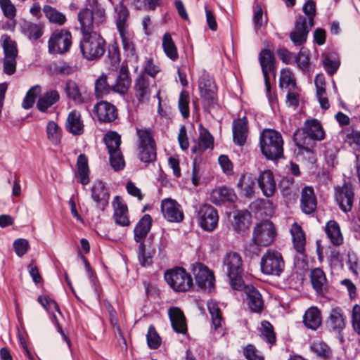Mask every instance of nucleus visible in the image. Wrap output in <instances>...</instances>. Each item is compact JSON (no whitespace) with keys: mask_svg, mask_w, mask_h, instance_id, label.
Masks as SVG:
<instances>
[{"mask_svg":"<svg viewBox=\"0 0 360 360\" xmlns=\"http://www.w3.org/2000/svg\"><path fill=\"white\" fill-rule=\"evenodd\" d=\"M262 272L266 275L279 276L285 268V262L281 252L268 250L260 262Z\"/></svg>","mask_w":360,"mask_h":360,"instance_id":"obj_7","label":"nucleus"},{"mask_svg":"<svg viewBox=\"0 0 360 360\" xmlns=\"http://www.w3.org/2000/svg\"><path fill=\"white\" fill-rule=\"evenodd\" d=\"M260 337L267 342L270 347L276 342V336L271 323L267 321L261 323Z\"/></svg>","mask_w":360,"mask_h":360,"instance_id":"obj_45","label":"nucleus"},{"mask_svg":"<svg viewBox=\"0 0 360 360\" xmlns=\"http://www.w3.org/2000/svg\"><path fill=\"white\" fill-rule=\"evenodd\" d=\"M43 11L45 13L46 17L51 22L63 25L66 21L65 15L50 6H44Z\"/></svg>","mask_w":360,"mask_h":360,"instance_id":"obj_52","label":"nucleus"},{"mask_svg":"<svg viewBox=\"0 0 360 360\" xmlns=\"http://www.w3.org/2000/svg\"><path fill=\"white\" fill-rule=\"evenodd\" d=\"M242 290L246 295L247 304L252 312L259 313L264 307V301L260 292L252 285H245Z\"/></svg>","mask_w":360,"mask_h":360,"instance_id":"obj_19","label":"nucleus"},{"mask_svg":"<svg viewBox=\"0 0 360 360\" xmlns=\"http://www.w3.org/2000/svg\"><path fill=\"white\" fill-rule=\"evenodd\" d=\"M211 198L213 203L220 205L226 202H233L236 200L237 195L233 189L222 186L212 192Z\"/></svg>","mask_w":360,"mask_h":360,"instance_id":"obj_26","label":"nucleus"},{"mask_svg":"<svg viewBox=\"0 0 360 360\" xmlns=\"http://www.w3.org/2000/svg\"><path fill=\"white\" fill-rule=\"evenodd\" d=\"M146 340L147 344L150 349H155L160 345V337L153 325H150L148 327Z\"/></svg>","mask_w":360,"mask_h":360,"instance_id":"obj_57","label":"nucleus"},{"mask_svg":"<svg viewBox=\"0 0 360 360\" xmlns=\"http://www.w3.org/2000/svg\"><path fill=\"white\" fill-rule=\"evenodd\" d=\"M104 141L108 148L109 155L111 156V159L113 160L115 158L120 157V136L117 132L110 131L105 134Z\"/></svg>","mask_w":360,"mask_h":360,"instance_id":"obj_34","label":"nucleus"},{"mask_svg":"<svg viewBox=\"0 0 360 360\" xmlns=\"http://www.w3.org/2000/svg\"><path fill=\"white\" fill-rule=\"evenodd\" d=\"M284 141L281 134L272 129H264L259 136V146L262 155L270 160L283 158Z\"/></svg>","mask_w":360,"mask_h":360,"instance_id":"obj_1","label":"nucleus"},{"mask_svg":"<svg viewBox=\"0 0 360 360\" xmlns=\"http://www.w3.org/2000/svg\"><path fill=\"white\" fill-rule=\"evenodd\" d=\"M293 140L295 146L299 150V153L305 156L309 162L314 163L316 160L314 148L316 146V143L312 141H307V138L301 136L298 132H295L293 134Z\"/></svg>","mask_w":360,"mask_h":360,"instance_id":"obj_17","label":"nucleus"},{"mask_svg":"<svg viewBox=\"0 0 360 360\" xmlns=\"http://www.w3.org/2000/svg\"><path fill=\"white\" fill-rule=\"evenodd\" d=\"M276 237V230L272 222L264 221L257 224L254 229L252 241L245 245V250L252 254H257L259 246L271 245Z\"/></svg>","mask_w":360,"mask_h":360,"instance_id":"obj_3","label":"nucleus"},{"mask_svg":"<svg viewBox=\"0 0 360 360\" xmlns=\"http://www.w3.org/2000/svg\"><path fill=\"white\" fill-rule=\"evenodd\" d=\"M59 100L60 94L57 90L51 89L46 91L39 98L37 103V108L40 112H45Z\"/></svg>","mask_w":360,"mask_h":360,"instance_id":"obj_33","label":"nucleus"},{"mask_svg":"<svg viewBox=\"0 0 360 360\" xmlns=\"http://www.w3.org/2000/svg\"><path fill=\"white\" fill-rule=\"evenodd\" d=\"M78 174L80 177L79 182L83 185H86L89 182L88 159L84 154H80L77 161Z\"/></svg>","mask_w":360,"mask_h":360,"instance_id":"obj_44","label":"nucleus"},{"mask_svg":"<svg viewBox=\"0 0 360 360\" xmlns=\"http://www.w3.org/2000/svg\"><path fill=\"white\" fill-rule=\"evenodd\" d=\"M161 211L164 217L170 222H181L184 218L181 205L171 198H167L162 201Z\"/></svg>","mask_w":360,"mask_h":360,"instance_id":"obj_13","label":"nucleus"},{"mask_svg":"<svg viewBox=\"0 0 360 360\" xmlns=\"http://www.w3.org/2000/svg\"><path fill=\"white\" fill-rule=\"evenodd\" d=\"M330 326L333 330H342L345 326V319L340 312V309L335 308L333 309L330 314Z\"/></svg>","mask_w":360,"mask_h":360,"instance_id":"obj_51","label":"nucleus"},{"mask_svg":"<svg viewBox=\"0 0 360 360\" xmlns=\"http://www.w3.org/2000/svg\"><path fill=\"white\" fill-rule=\"evenodd\" d=\"M91 198L102 210L108 204L110 194L102 181H97L92 186Z\"/></svg>","mask_w":360,"mask_h":360,"instance_id":"obj_27","label":"nucleus"},{"mask_svg":"<svg viewBox=\"0 0 360 360\" xmlns=\"http://www.w3.org/2000/svg\"><path fill=\"white\" fill-rule=\"evenodd\" d=\"M83 37L79 43V49L84 58L88 60H97L105 52L106 42L103 37L93 30L82 32Z\"/></svg>","mask_w":360,"mask_h":360,"instance_id":"obj_2","label":"nucleus"},{"mask_svg":"<svg viewBox=\"0 0 360 360\" xmlns=\"http://www.w3.org/2000/svg\"><path fill=\"white\" fill-rule=\"evenodd\" d=\"M72 45V34L66 30H56L48 41L49 52L51 54H64L69 51Z\"/></svg>","mask_w":360,"mask_h":360,"instance_id":"obj_8","label":"nucleus"},{"mask_svg":"<svg viewBox=\"0 0 360 360\" xmlns=\"http://www.w3.org/2000/svg\"><path fill=\"white\" fill-rule=\"evenodd\" d=\"M223 263L226 267L231 288L236 290H242L244 288V281L242 278L243 264L240 255L236 252H229L225 255Z\"/></svg>","mask_w":360,"mask_h":360,"instance_id":"obj_4","label":"nucleus"},{"mask_svg":"<svg viewBox=\"0 0 360 360\" xmlns=\"http://www.w3.org/2000/svg\"><path fill=\"white\" fill-rule=\"evenodd\" d=\"M112 91V85L108 82V75L102 73L95 82V95L97 98H103Z\"/></svg>","mask_w":360,"mask_h":360,"instance_id":"obj_40","label":"nucleus"},{"mask_svg":"<svg viewBox=\"0 0 360 360\" xmlns=\"http://www.w3.org/2000/svg\"><path fill=\"white\" fill-rule=\"evenodd\" d=\"M335 200L340 210L347 213L351 211L354 202V191L351 184H345L336 189Z\"/></svg>","mask_w":360,"mask_h":360,"instance_id":"obj_15","label":"nucleus"},{"mask_svg":"<svg viewBox=\"0 0 360 360\" xmlns=\"http://www.w3.org/2000/svg\"><path fill=\"white\" fill-rule=\"evenodd\" d=\"M112 205L114 207L113 218L115 222L121 226H128L130 224L128 217V209L126 205L120 201L119 196H115Z\"/></svg>","mask_w":360,"mask_h":360,"instance_id":"obj_25","label":"nucleus"},{"mask_svg":"<svg viewBox=\"0 0 360 360\" xmlns=\"http://www.w3.org/2000/svg\"><path fill=\"white\" fill-rule=\"evenodd\" d=\"M255 179L250 174H243L237 184L238 188L246 198H251L254 193Z\"/></svg>","mask_w":360,"mask_h":360,"instance_id":"obj_39","label":"nucleus"},{"mask_svg":"<svg viewBox=\"0 0 360 360\" xmlns=\"http://www.w3.org/2000/svg\"><path fill=\"white\" fill-rule=\"evenodd\" d=\"M258 185L266 197H271L276 188V184L273 173L270 170L261 172L257 178Z\"/></svg>","mask_w":360,"mask_h":360,"instance_id":"obj_20","label":"nucleus"},{"mask_svg":"<svg viewBox=\"0 0 360 360\" xmlns=\"http://www.w3.org/2000/svg\"><path fill=\"white\" fill-rule=\"evenodd\" d=\"M323 66L328 75H333L336 72L339 67V62L330 56H326L323 60Z\"/></svg>","mask_w":360,"mask_h":360,"instance_id":"obj_64","label":"nucleus"},{"mask_svg":"<svg viewBox=\"0 0 360 360\" xmlns=\"http://www.w3.org/2000/svg\"><path fill=\"white\" fill-rule=\"evenodd\" d=\"M153 219L150 214H146L136 224L134 229V240L136 243H143L152 226Z\"/></svg>","mask_w":360,"mask_h":360,"instance_id":"obj_30","label":"nucleus"},{"mask_svg":"<svg viewBox=\"0 0 360 360\" xmlns=\"http://www.w3.org/2000/svg\"><path fill=\"white\" fill-rule=\"evenodd\" d=\"M301 136L307 138V141H321L325 139V131L321 122L316 119H311L305 121L302 131L297 129Z\"/></svg>","mask_w":360,"mask_h":360,"instance_id":"obj_12","label":"nucleus"},{"mask_svg":"<svg viewBox=\"0 0 360 360\" xmlns=\"http://www.w3.org/2000/svg\"><path fill=\"white\" fill-rule=\"evenodd\" d=\"M294 63H296L298 68L302 71L305 72L309 68V56L304 51H300L297 55L295 56Z\"/></svg>","mask_w":360,"mask_h":360,"instance_id":"obj_61","label":"nucleus"},{"mask_svg":"<svg viewBox=\"0 0 360 360\" xmlns=\"http://www.w3.org/2000/svg\"><path fill=\"white\" fill-rule=\"evenodd\" d=\"M302 11L307 18V25H309L310 27H312L314 25V17L316 13V2L306 1L302 6Z\"/></svg>","mask_w":360,"mask_h":360,"instance_id":"obj_58","label":"nucleus"},{"mask_svg":"<svg viewBox=\"0 0 360 360\" xmlns=\"http://www.w3.org/2000/svg\"><path fill=\"white\" fill-rule=\"evenodd\" d=\"M41 86L37 84L31 87L27 92L26 96L22 101V106L25 109H30L34 103L35 98L41 93Z\"/></svg>","mask_w":360,"mask_h":360,"instance_id":"obj_54","label":"nucleus"},{"mask_svg":"<svg viewBox=\"0 0 360 360\" xmlns=\"http://www.w3.org/2000/svg\"><path fill=\"white\" fill-rule=\"evenodd\" d=\"M198 215L199 225L204 231L210 232L217 228L219 215L213 206L207 204L200 206Z\"/></svg>","mask_w":360,"mask_h":360,"instance_id":"obj_10","label":"nucleus"},{"mask_svg":"<svg viewBox=\"0 0 360 360\" xmlns=\"http://www.w3.org/2000/svg\"><path fill=\"white\" fill-rule=\"evenodd\" d=\"M65 92L68 98L73 100L77 103H82L84 98L78 84L73 80H68L65 83Z\"/></svg>","mask_w":360,"mask_h":360,"instance_id":"obj_46","label":"nucleus"},{"mask_svg":"<svg viewBox=\"0 0 360 360\" xmlns=\"http://www.w3.org/2000/svg\"><path fill=\"white\" fill-rule=\"evenodd\" d=\"M1 39L3 40L2 46L4 53V58H17L18 49L15 42L8 35H3L1 37Z\"/></svg>","mask_w":360,"mask_h":360,"instance_id":"obj_53","label":"nucleus"},{"mask_svg":"<svg viewBox=\"0 0 360 360\" xmlns=\"http://www.w3.org/2000/svg\"><path fill=\"white\" fill-rule=\"evenodd\" d=\"M311 27L307 23V18L299 15L295 23V30L290 34L291 41L295 46L304 44Z\"/></svg>","mask_w":360,"mask_h":360,"instance_id":"obj_16","label":"nucleus"},{"mask_svg":"<svg viewBox=\"0 0 360 360\" xmlns=\"http://www.w3.org/2000/svg\"><path fill=\"white\" fill-rule=\"evenodd\" d=\"M137 135L139 139V147L143 148L148 146H156L149 130L137 129Z\"/></svg>","mask_w":360,"mask_h":360,"instance_id":"obj_59","label":"nucleus"},{"mask_svg":"<svg viewBox=\"0 0 360 360\" xmlns=\"http://www.w3.org/2000/svg\"><path fill=\"white\" fill-rule=\"evenodd\" d=\"M82 32L93 30L94 25L99 26L106 20L105 11L98 1H91L89 8L82 9L78 13Z\"/></svg>","mask_w":360,"mask_h":360,"instance_id":"obj_5","label":"nucleus"},{"mask_svg":"<svg viewBox=\"0 0 360 360\" xmlns=\"http://www.w3.org/2000/svg\"><path fill=\"white\" fill-rule=\"evenodd\" d=\"M134 89L135 96L139 103H143L148 100L150 94L148 77L143 74L139 75L135 80Z\"/></svg>","mask_w":360,"mask_h":360,"instance_id":"obj_24","label":"nucleus"},{"mask_svg":"<svg viewBox=\"0 0 360 360\" xmlns=\"http://www.w3.org/2000/svg\"><path fill=\"white\" fill-rule=\"evenodd\" d=\"M233 219V227L237 231H244L248 229L251 224V214L248 211L237 212Z\"/></svg>","mask_w":360,"mask_h":360,"instance_id":"obj_41","label":"nucleus"},{"mask_svg":"<svg viewBox=\"0 0 360 360\" xmlns=\"http://www.w3.org/2000/svg\"><path fill=\"white\" fill-rule=\"evenodd\" d=\"M214 138L209 132V131L204 128L202 125L200 124V134L199 141L198 146H194L192 148V152L197 153L198 151L203 152L209 148H213Z\"/></svg>","mask_w":360,"mask_h":360,"instance_id":"obj_35","label":"nucleus"},{"mask_svg":"<svg viewBox=\"0 0 360 360\" xmlns=\"http://www.w3.org/2000/svg\"><path fill=\"white\" fill-rule=\"evenodd\" d=\"M155 252V250L154 248L146 252L145 243H141L139 245L138 252L140 264L144 267L150 266L153 264V257Z\"/></svg>","mask_w":360,"mask_h":360,"instance_id":"obj_49","label":"nucleus"},{"mask_svg":"<svg viewBox=\"0 0 360 360\" xmlns=\"http://www.w3.org/2000/svg\"><path fill=\"white\" fill-rule=\"evenodd\" d=\"M0 7L6 18L13 20L15 17L16 8L11 1H0Z\"/></svg>","mask_w":360,"mask_h":360,"instance_id":"obj_63","label":"nucleus"},{"mask_svg":"<svg viewBox=\"0 0 360 360\" xmlns=\"http://www.w3.org/2000/svg\"><path fill=\"white\" fill-rule=\"evenodd\" d=\"M46 135L48 139L52 144L56 146L60 143L61 129L55 122L50 121L48 122L46 126Z\"/></svg>","mask_w":360,"mask_h":360,"instance_id":"obj_50","label":"nucleus"},{"mask_svg":"<svg viewBox=\"0 0 360 360\" xmlns=\"http://www.w3.org/2000/svg\"><path fill=\"white\" fill-rule=\"evenodd\" d=\"M301 208L303 212L307 214L313 213L316 208V198L314 189L311 187L305 186L302 191Z\"/></svg>","mask_w":360,"mask_h":360,"instance_id":"obj_29","label":"nucleus"},{"mask_svg":"<svg viewBox=\"0 0 360 360\" xmlns=\"http://www.w3.org/2000/svg\"><path fill=\"white\" fill-rule=\"evenodd\" d=\"M192 272L199 288L210 290L214 285V276L205 265L195 263L193 265Z\"/></svg>","mask_w":360,"mask_h":360,"instance_id":"obj_11","label":"nucleus"},{"mask_svg":"<svg viewBox=\"0 0 360 360\" xmlns=\"http://www.w3.org/2000/svg\"><path fill=\"white\" fill-rule=\"evenodd\" d=\"M326 233L334 245H340L343 243V237L338 223L330 220L326 226Z\"/></svg>","mask_w":360,"mask_h":360,"instance_id":"obj_38","label":"nucleus"},{"mask_svg":"<svg viewBox=\"0 0 360 360\" xmlns=\"http://www.w3.org/2000/svg\"><path fill=\"white\" fill-rule=\"evenodd\" d=\"M198 88L203 100V107L205 110L209 111L214 105L216 98L217 88L213 79L209 75L203 73L199 78Z\"/></svg>","mask_w":360,"mask_h":360,"instance_id":"obj_9","label":"nucleus"},{"mask_svg":"<svg viewBox=\"0 0 360 360\" xmlns=\"http://www.w3.org/2000/svg\"><path fill=\"white\" fill-rule=\"evenodd\" d=\"M311 283L317 293H321L326 283V277L323 271L320 268H316L311 271Z\"/></svg>","mask_w":360,"mask_h":360,"instance_id":"obj_42","label":"nucleus"},{"mask_svg":"<svg viewBox=\"0 0 360 360\" xmlns=\"http://www.w3.org/2000/svg\"><path fill=\"white\" fill-rule=\"evenodd\" d=\"M248 132V120L243 117L233 122V137L234 142L238 146H243L246 141Z\"/></svg>","mask_w":360,"mask_h":360,"instance_id":"obj_23","label":"nucleus"},{"mask_svg":"<svg viewBox=\"0 0 360 360\" xmlns=\"http://www.w3.org/2000/svg\"><path fill=\"white\" fill-rule=\"evenodd\" d=\"M131 83V80L129 77L128 68L125 66H122L116 78V82L112 84V91L120 94H124L129 89Z\"/></svg>","mask_w":360,"mask_h":360,"instance_id":"obj_32","label":"nucleus"},{"mask_svg":"<svg viewBox=\"0 0 360 360\" xmlns=\"http://www.w3.org/2000/svg\"><path fill=\"white\" fill-rule=\"evenodd\" d=\"M189 95L186 91H182L179 95V108L184 118L189 116Z\"/></svg>","mask_w":360,"mask_h":360,"instance_id":"obj_60","label":"nucleus"},{"mask_svg":"<svg viewBox=\"0 0 360 360\" xmlns=\"http://www.w3.org/2000/svg\"><path fill=\"white\" fill-rule=\"evenodd\" d=\"M114 18L119 32L129 30L130 13L123 1H120L114 7Z\"/></svg>","mask_w":360,"mask_h":360,"instance_id":"obj_21","label":"nucleus"},{"mask_svg":"<svg viewBox=\"0 0 360 360\" xmlns=\"http://www.w3.org/2000/svg\"><path fill=\"white\" fill-rule=\"evenodd\" d=\"M162 48L165 55L172 60L175 61L179 58L177 48L169 33H165L162 37Z\"/></svg>","mask_w":360,"mask_h":360,"instance_id":"obj_43","label":"nucleus"},{"mask_svg":"<svg viewBox=\"0 0 360 360\" xmlns=\"http://www.w3.org/2000/svg\"><path fill=\"white\" fill-rule=\"evenodd\" d=\"M207 308L211 316L212 326L217 330L221 326L223 322L221 309L217 303L212 300L207 302Z\"/></svg>","mask_w":360,"mask_h":360,"instance_id":"obj_48","label":"nucleus"},{"mask_svg":"<svg viewBox=\"0 0 360 360\" xmlns=\"http://www.w3.org/2000/svg\"><path fill=\"white\" fill-rule=\"evenodd\" d=\"M168 315L174 330L177 333L185 334L187 332L186 317L183 311L178 307L169 309Z\"/></svg>","mask_w":360,"mask_h":360,"instance_id":"obj_22","label":"nucleus"},{"mask_svg":"<svg viewBox=\"0 0 360 360\" xmlns=\"http://www.w3.org/2000/svg\"><path fill=\"white\" fill-rule=\"evenodd\" d=\"M304 326L311 330H316L321 323V312L316 307L308 309L303 316Z\"/></svg>","mask_w":360,"mask_h":360,"instance_id":"obj_37","label":"nucleus"},{"mask_svg":"<svg viewBox=\"0 0 360 360\" xmlns=\"http://www.w3.org/2000/svg\"><path fill=\"white\" fill-rule=\"evenodd\" d=\"M65 128L68 131L73 135L78 136L84 133V125L79 112L72 110L69 112L66 120Z\"/></svg>","mask_w":360,"mask_h":360,"instance_id":"obj_28","label":"nucleus"},{"mask_svg":"<svg viewBox=\"0 0 360 360\" xmlns=\"http://www.w3.org/2000/svg\"><path fill=\"white\" fill-rule=\"evenodd\" d=\"M292 236L293 246L297 252L304 255L306 237L300 225L295 222L290 230Z\"/></svg>","mask_w":360,"mask_h":360,"instance_id":"obj_31","label":"nucleus"},{"mask_svg":"<svg viewBox=\"0 0 360 360\" xmlns=\"http://www.w3.org/2000/svg\"><path fill=\"white\" fill-rule=\"evenodd\" d=\"M295 81L294 79L293 74L288 68L281 70L279 79V86L281 88H290L295 86Z\"/></svg>","mask_w":360,"mask_h":360,"instance_id":"obj_55","label":"nucleus"},{"mask_svg":"<svg viewBox=\"0 0 360 360\" xmlns=\"http://www.w3.org/2000/svg\"><path fill=\"white\" fill-rule=\"evenodd\" d=\"M139 159L146 163L155 161L156 159V146L139 147Z\"/></svg>","mask_w":360,"mask_h":360,"instance_id":"obj_56","label":"nucleus"},{"mask_svg":"<svg viewBox=\"0 0 360 360\" xmlns=\"http://www.w3.org/2000/svg\"><path fill=\"white\" fill-rule=\"evenodd\" d=\"M94 112L98 120L103 122H111L117 117L116 107L110 103L101 101L94 106Z\"/></svg>","mask_w":360,"mask_h":360,"instance_id":"obj_18","label":"nucleus"},{"mask_svg":"<svg viewBox=\"0 0 360 360\" xmlns=\"http://www.w3.org/2000/svg\"><path fill=\"white\" fill-rule=\"evenodd\" d=\"M124 52L128 56H136V48L133 41V35L129 30L119 32Z\"/></svg>","mask_w":360,"mask_h":360,"instance_id":"obj_47","label":"nucleus"},{"mask_svg":"<svg viewBox=\"0 0 360 360\" xmlns=\"http://www.w3.org/2000/svg\"><path fill=\"white\" fill-rule=\"evenodd\" d=\"M167 284L176 292H186L193 287V278L182 267L168 269L164 275Z\"/></svg>","mask_w":360,"mask_h":360,"instance_id":"obj_6","label":"nucleus"},{"mask_svg":"<svg viewBox=\"0 0 360 360\" xmlns=\"http://www.w3.org/2000/svg\"><path fill=\"white\" fill-rule=\"evenodd\" d=\"M259 61L262 67V73L264 78L265 86L267 94L270 91V79L269 74L274 73L275 75L274 57L273 53L268 49H263L259 54Z\"/></svg>","mask_w":360,"mask_h":360,"instance_id":"obj_14","label":"nucleus"},{"mask_svg":"<svg viewBox=\"0 0 360 360\" xmlns=\"http://www.w3.org/2000/svg\"><path fill=\"white\" fill-rule=\"evenodd\" d=\"M21 32L30 40H37L43 34V26L39 23L24 21L20 25Z\"/></svg>","mask_w":360,"mask_h":360,"instance_id":"obj_36","label":"nucleus"},{"mask_svg":"<svg viewBox=\"0 0 360 360\" xmlns=\"http://www.w3.org/2000/svg\"><path fill=\"white\" fill-rule=\"evenodd\" d=\"M29 247L30 245L28 240L24 238L16 239L13 243L15 252L18 257H22L25 255L27 253Z\"/></svg>","mask_w":360,"mask_h":360,"instance_id":"obj_62","label":"nucleus"}]
</instances>
